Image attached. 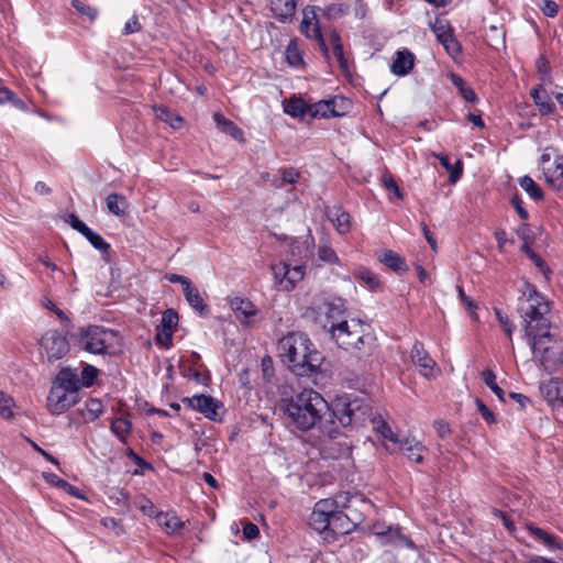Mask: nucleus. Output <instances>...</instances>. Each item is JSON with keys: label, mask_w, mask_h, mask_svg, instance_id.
Instances as JSON below:
<instances>
[{"label": "nucleus", "mask_w": 563, "mask_h": 563, "mask_svg": "<svg viewBox=\"0 0 563 563\" xmlns=\"http://www.w3.org/2000/svg\"><path fill=\"white\" fill-rule=\"evenodd\" d=\"M280 407L288 423L298 430L308 431L318 423L323 434L321 452L331 459H340L350 453L346 443L334 442L341 435L340 426H356L369 413V407L364 398L344 395L336 397L329 405L321 394L313 389H303L289 399H282Z\"/></svg>", "instance_id": "nucleus-1"}, {"label": "nucleus", "mask_w": 563, "mask_h": 563, "mask_svg": "<svg viewBox=\"0 0 563 563\" xmlns=\"http://www.w3.org/2000/svg\"><path fill=\"white\" fill-rule=\"evenodd\" d=\"M279 356L289 371L299 377H312L321 371L324 356L301 332H292L278 342Z\"/></svg>", "instance_id": "nucleus-2"}, {"label": "nucleus", "mask_w": 563, "mask_h": 563, "mask_svg": "<svg viewBox=\"0 0 563 563\" xmlns=\"http://www.w3.org/2000/svg\"><path fill=\"white\" fill-rule=\"evenodd\" d=\"M550 311L551 302L537 290L534 285L526 282L522 295L518 299V312L522 319L526 339L551 330Z\"/></svg>", "instance_id": "nucleus-3"}, {"label": "nucleus", "mask_w": 563, "mask_h": 563, "mask_svg": "<svg viewBox=\"0 0 563 563\" xmlns=\"http://www.w3.org/2000/svg\"><path fill=\"white\" fill-rule=\"evenodd\" d=\"M532 360L547 373L552 374L563 367V349L558 346L551 332H544L527 339Z\"/></svg>", "instance_id": "nucleus-4"}, {"label": "nucleus", "mask_w": 563, "mask_h": 563, "mask_svg": "<svg viewBox=\"0 0 563 563\" xmlns=\"http://www.w3.org/2000/svg\"><path fill=\"white\" fill-rule=\"evenodd\" d=\"M329 332L336 344L344 350L364 351L366 354L371 347V336L363 333L361 322L349 324L345 320L332 323Z\"/></svg>", "instance_id": "nucleus-5"}, {"label": "nucleus", "mask_w": 563, "mask_h": 563, "mask_svg": "<svg viewBox=\"0 0 563 563\" xmlns=\"http://www.w3.org/2000/svg\"><path fill=\"white\" fill-rule=\"evenodd\" d=\"M333 503L334 508L342 509L355 528L364 521L365 511L371 508V504L362 495H351L347 492L336 494Z\"/></svg>", "instance_id": "nucleus-6"}, {"label": "nucleus", "mask_w": 563, "mask_h": 563, "mask_svg": "<svg viewBox=\"0 0 563 563\" xmlns=\"http://www.w3.org/2000/svg\"><path fill=\"white\" fill-rule=\"evenodd\" d=\"M114 333L98 325L81 329L78 343L81 349L92 354H104Z\"/></svg>", "instance_id": "nucleus-7"}, {"label": "nucleus", "mask_w": 563, "mask_h": 563, "mask_svg": "<svg viewBox=\"0 0 563 563\" xmlns=\"http://www.w3.org/2000/svg\"><path fill=\"white\" fill-rule=\"evenodd\" d=\"M345 310L344 301L340 298H335L333 300L322 301L308 311L314 314L316 321L320 322L324 329H330L332 323L345 321Z\"/></svg>", "instance_id": "nucleus-8"}, {"label": "nucleus", "mask_w": 563, "mask_h": 563, "mask_svg": "<svg viewBox=\"0 0 563 563\" xmlns=\"http://www.w3.org/2000/svg\"><path fill=\"white\" fill-rule=\"evenodd\" d=\"M333 498L319 500L310 515V527L323 536V540L330 542L332 533L330 532L331 514L334 511Z\"/></svg>", "instance_id": "nucleus-9"}, {"label": "nucleus", "mask_w": 563, "mask_h": 563, "mask_svg": "<svg viewBox=\"0 0 563 563\" xmlns=\"http://www.w3.org/2000/svg\"><path fill=\"white\" fill-rule=\"evenodd\" d=\"M40 345L48 362L60 360L69 352V342L66 335L56 330L47 331L42 336Z\"/></svg>", "instance_id": "nucleus-10"}, {"label": "nucleus", "mask_w": 563, "mask_h": 563, "mask_svg": "<svg viewBox=\"0 0 563 563\" xmlns=\"http://www.w3.org/2000/svg\"><path fill=\"white\" fill-rule=\"evenodd\" d=\"M79 401V394L52 385L47 397V409L52 415H62Z\"/></svg>", "instance_id": "nucleus-11"}, {"label": "nucleus", "mask_w": 563, "mask_h": 563, "mask_svg": "<svg viewBox=\"0 0 563 563\" xmlns=\"http://www.w3.org/2000/svg\"><path fill=\"white\" fill-rule=\"evenodd\" d=\"M431 30L448 54L455 56L461 52V45L453 34L450 22L445 18L437 16L434 22L431 24Z\"/></svg>", "instance_id": "nucleus-12"}, {"label": "nucleus", "mask_w": 563, "mask_h": 563, "mask_svg": "<svg viewBox=\"0 0 563 563\" xmlns=\"http://www.w3.org/2000/svg\"><path fill=\"white\" fill-rule=\"evenodd\" d=\"M183 404L201 412L206 418L216 421L218 417L219 402L211 396L196 395L191 398H184Z\"/></svg>", "instance_id": "nucleus-13"}, {"label": "nucleus", "mask_w": 563, "mask_h": 563, "mask_svg": "<svg viewBox=\"0 0 563 563\" xmlns=\"http://www.w3.org/2000/svg\"><path fill=\"white\" fill-rule=\"evenodd\" d=\"M410 357H411L412 362L417 366L420 367V373L424 377L432 376L437 363L426 351V349L421 342H418V341L415 342V344L411 349V352H410Z\"/></svg>", "instance_id": "nucleus-14"}, {"label": "nucleus", "mask_w": 563, "mask_h": 563, "mask_svg": "<svg viewBox=\"0 0 563 563\" xmlns=\"http://www.w3.org/2000/svg\"><path fill=\"white\" fill-rule=\"evenodd\" d=\"M541 394L553 408L563 405V379L551 378L540 386Z\"/></svg>", "instance_id": "nucleus-15"}, {"label": "nucleus", "mask_w": 563, "mask_h": 563, "mask_svg": "<svg viewBox=\"0 0 563 563\" xmlns=\"http://www.w3.org/2000/svg\"><path fill=\"white\" fill-rule=\"evenodd\" d=\"M303 20L301 22V31L309 37L314 38L318 41V44L324 54L325 57H329V48L327 46L325 40L323 38V35L321 33V29L318 21H313L314 16L312 19H309L307 11H303Z\"/></svg>", "instance_id": "nucleus-16"}, {"label": "nucleus", "mask_w": 563, "mask_h": 563, "mask_svg": "<svg viewBox=\"0 0 563 563\" xmlns=\"http://www.w3.org/2000/svg\"><path fill=\"white\" fill-rule=\"evenodd\" d=\"M347 519L349 517H346L342 509H334L331 514L330 532L332 533V538H330V542L334 541L336 536L347 534L355 529L353 523Z\"/></svg>", "instance_id": "nucleus-17"}, {"label": "nucleus", "mask_w": 563, "mask_h": 563, "mask_svg": "<svg viewBox=\"0 0 563 563\" xmlns=\"http://www.w3.org/2000/svg\"><path fill=\"white\" fill-rule=\"evenodd\" d=\"M530 96L542 115H549L555 111V104L542 84L534 87Z\"/></svg>", "instance_id": "nucleus-18"}, {"label": "nucleus", "mask_w": 563, "mask_h": 563, "mask_svg": "<svg viewBox=\"0 0 563 563\" xmlns=\"http://www.w3.org/2000/svg\"><path fill=\"white\" fill-rule=\"evenodd\" d=\"M53 385L60 386L63 389L78 394L81 386L76 369H71L69 367H64L58 372L56 378L53 382Z\"/></svg>", "instance_id": "nucleus-19"}, {"label": "nucleus", "mask_w": 563, "mask_h": 563, "mask_svg": "<svg viewBox=\"0 0 563 563\" xmlns=\"http://www.w3.org/2000/svg\"><path fill=\"white\" fill-rule=\"evenodd\" d=\"M415 65V55L408 51H398L394 59L390 70L397 76H405L410 73Z\"/></svg>", "instance_id": "nucleus-20"}, {"label": "nucleus", "mask_w": 563, "mask_h": 563, "mask_svg": "<svg viewBox=\"0 0 563 563\" xmlns=\"http://www.w3.org/2000/svg\"><path fill=\"white\" fill-rule=\"evenodd\" d=\"M297 2L295 0H271V10L280 22H287L296 13Z\"/></svg>", "instance_id": "nucleus-21"}, {"label": "nucleus", "mask_w": 563, "mask_h": 563, "mask_svg": "<svg viewBox=\"0 0 563 563\" xmlns=\"http://www.w3.org/2000/svg\"><path fill=\"white\" fill-rule=\"evenodd\" d=\"M366 401L367 405L368 401L366 399H364ZM369 407V413L366 416V419L363 421V422H358L357 424H363L367 419H369L373 423V428L374 430L385 440H389L391 441L393 443H396V444H400V442L402 440H400L398 438V435L396 433L393 432L391 428L389 427V424L383 420L382 418H377V417H372L373 413H372V407Z\"/></svg>", "instance_id": "nucleus-22"}, {"label": "nucleus", "mask_w": 563, "mask_h": 563, "mask_svg": "<svg viewBox=\"0 0 563 563\" xmlns=\"http://www.w3.org/2000/svg\"><path fill=\"white\" fill-rule=\"evenodd\" d=\"M329 220L333 223L340 234H346L351 230V217L340 206L327 212Z\"/></svg>", "instance_id": "nucleus-23"}, {"label": "nucleus", "mask_w": 563, "mask_h": 563, "mask_svg": "<svg viewBox=\"0 0 563 563\" xmlns=\"http://www.w3.org/2000/svg\"><path fill=\"white\" fill-rule=\"evenodd\" d=\"M183 292H184L185 298H186L187 302L189 303V306L192 309H195L196 311H198L200 314H205V313H207L209 311L208 305L205 302V300L201 297L198 288L195 287L192 285V283L187 285L183 289Z\"/></svg>", "instance_id": "nucleus-24"}, {"label": "nucleus", "mask_w": 563, "mask_h": 563, "mask_svg": "<svg viewBox=\"0 0 563 563\" xmlns=\"http://www.w3.org/2000/svg\"><path fill=\"white\" fill-rule=\"evenodd\" d=\"M400 448L406 452L407 457L415 462L421 463L423 461V452L427 451L426 446L415 439L405 438L400 442Z\"/></svg>", "instance_id": "nucleus-25"}, {"label": "nucleus", "mask_w": 563, "mask_h": 563, "mask_svg": "<svg viewBox=\"0 0 563 563\" xmlns=\"http://www.w3.org/2000/svg\"><path fill=\"white\" fill-rule=\"evenodd\" d=\"M547 183L556 190H563V156H558L553 168L544 170Z\"/></svg>", "instance_id": "nucleus-26"}, {"label": "nucleus", "mask_w": 563, "mask_h": 563, "mask_svg": "<svg viewBox=\"0 0 563 563\" xmlns=\"http://www.w3.org/2000/svg\"><path fill=\"white\" fill-rule=\"evenodd\" d=\"M156 520L168 534H177L185 527V523L175 514L159 512L156 515Z\"/></svg>", "instance_id": "nucleus-27"}, {"label": "nucleus", "mask_w": 563, "mask_h": 563, "mask_svg": "<svg viewBox=\"0 0 563 563\" xmlns=\"http://www.w3.org/2000/svg\"><path fill=\"white\" fill-rule=\"evenodd\" d=\"M231 308L241 321L247 320L257 313V309L249 299L234 298L231 301Z\"/></svg>", "instance_id": "nucleus-28"}, {"label": "nucleus", "mask_w": 563, "mask_h": 563, "mask_svg": "<svg viewBox=\"0 0 563 563\" xmlns=\"http://www.w3.org/2000/svg\"><path fill=\"white\" fill-rule=\"evenodd\" d=\"M343 113L336 109V99L321 100L312 106V117H340Z\"/></svg>", "instance_id": "nucleus-29"}, {"label": "nucleus", "mask_w": 563, "mask_h": 563, "mask_svg": "<svg viewBox=\"0 0 563 563\" xmlns=\"http://www.w3.org/2000/svg\"><path fill=\"white\" fill-rule=\"evenodd\" d=\"M213 119L218 128L225 134L230 135L234 140L243 142V131L231 120L224 118L221 113H214Z\"/></svg>", "instance_id": "nucleus-30"}, {"label": "nucleus", "mask_w": 563, "mask_h": 563, "mask_svg": "<svg viewBox=\"0 0 563 563\" xmlns=\"http://www.w3.org/2000/svg\"><path fill=\"white\" fill-rule=\"evenodd\" d=\"M45 481L60 489H63L64 492H66L67 494H69L70 496H74V497H77V498H84V495L81 494V492L70 485L68 482H66L65 479L58 477L56 474L54 473H44L43 474Z\"/></svg>", "instance_id": "nucleus-31"}, {"label": "nucleus", "mask_w": 563, "mask_h": 563, "mask_svg": "<svg viewBox=\"0 0 563 563\" xmlns=\"http://www.w3.org/2000/svg\"><path fill=\"white\" fill-rule=\"evenodd\" d=\"M380 262L397 273H404L408 271L405 260L399 254L390 250L384 252L383 256L380 257Z\"/></svg>", "instance_id": "nucleus-32"}, {"label": "nucleus", "mask_w": 563, "mask_h": 563, "mask_svg": "<svg viewBox=\"0 0 563 563\" xmlns=\"http://www.w3.org/2000/svg\"><path fill=\"white\" fill-rule=\"evenodd\" d=\"M329 42L332 46L333 54L340 65V68L346 73L349 70V63L344 57L343 45L341 43L340 35L336 32H331L329 35Z\"/></svg>", "instance_id": "nucleus-33"}, {"label": "nucleus", "mask_w": 563, "mask_h": 563, "mask_svg": "<svg viewBox=\"0 0 563 563\" xmlns=\"http://www.w3.org/2000/svg\"><path fill=\"white\" fill-rule=\"evenodd\" d=\"M107 209L114 216L121 217L125 213L128 202L124 196L112 192L106 199Z\"/></svg>", "instance_id": "nucleus-34"}, {"label": "nucleus", "mask_w": 563, "mask_h": 563, "mask_svg": "<svg viewBox=\"0 0 563 563\" xmlns=\"http://www.w3.org/2000/svg\"><path fill=\"white\" fill-rule=\"evenodd\" d=\"M285 112L294 118L303 117L308 112H312V107L308 106L302 99H291L284 108Z\"/></svg>", "instance_id": "nucleus-35"}, {"label": "nucleus", "mask_w": 563, "mask_h": 563, "mask_svg": "<svg viewBox=\"0 0 563 563\" xmlns=\"http://www.w3.org/2000/svg\"><path fill=\"white\" fill-rule=\"evenodd\" d=\"M520 250L534 263V265L541 271L544 277L549 279L551 275L550 267L547 265L543 258L529 246V242H525Z\"/></svg>", "instance_id": "nucleus-36"}, {"label": "nucleus", "mask_w": 563, "mask_h": 563, "mask_svg": "<svg viewBox=\"0 0 563 563\" xmlns=\"http://www.w3.org/2000/svg\"><path fill=\"white\" fill-rule=\"evenodd\" d=\"M438 158L440 161V164L450 173V181L452 184L456 183L462 176V162L456 161V163L452 165L449 156L446 155H439Z\"/></svg>", "instance_id": "nucleus-37"}, {"label": "nucleus", "mask_w": 563, "mask_h": 563, "mask_svg": "<svg viewBox=\"0 0 563 563\" xmlns=\"http://www.w3.org/2000/svg\"><path fill=\"white\" fill-rule=\"evenodd\" d=\"M519 185L532 199H543L542 189L530 176L521 177L519 180Z\"/></svg>", "instance_id": "nucleus-38"}, {"label": "nucleus", "mask_w": 563, "mask_h": 563, "mask_svg": "<svg viewBox=\"0 0 563 563\" xmlns=\"http://www.w3.org/2000/svg\"><path fill=\"white\" fill-rule=\"evenodd\" d=\"M354 276L362 280L371 290H377L380 287L378 276L367 268H360L355 272Z\"/></svg>", "instance_id": "nucleus-39"}, {"label": "nucleus", "mask_w": 563, "mask_h": 563, "mask_svg": "<svg viewBox=\"0 0 563 563\" xmlns=\"http://www.w3.org/2000/svg\"><path fill=\"white\" fill-rule=\"evenodd\" d=\"M156 117L168 123L172 128L178 129L180 128L183 123V119L179 115L174 114L168 108L166 107H156L154 108Z\"/></svg>", "instance_id": "nucleus-40"}, {"label": "nucleus", "mask_w": 563, "mask_h": 563, "mask_svg": "<svg viewBox=\"0 0 563 563\" xmlns=\"http://www.w3.org/2000/svg\"><path fill=\"white\" fill-rule=\"evenodd\" d=\"M275 284L286 291V282L288 280L289 265L284 262L272 265Z\"/></svg>", "instance_id": "nucleus-41"}, {"label": "nucleus", "mask_w": 563, "mask_h": 563, "mask_svg": "<svg viewBox=\"0 0 563 563\" xmlns=\"http://www.w3.org/2000/svg\"><path fill=\"white\" fill-rule=\"evenodd\" d=\"M103 407L100 400L89 399L85 404V409L81 411L84 418L88 421H93L102 413Z\"/></svg>", "instance_id": "nucleus-42"}, {"label": "nucleus", "mask_w": 563, "mask_h": 563, "mask_svg": "<svg viewBox=\"0 0 563 563\" xmlns=\"http://www.w3.org/2000/svg\"><path fill=\"white\" fill-rule=\"evenodd\" d=\"M286 60L292 67H300L303 65L302 53L295 42H290L286 47Z\"/></svg>", "instance_id": "nucleus-43"}, {"label": "nucleus", "mask_w": 563, "mask_h": 563, "mask_svg": "<svg viewBox=\"0 0 563 563\" xmlns=\"http://www.w3.org/2000/svg\"><path fill=\"white\" fill-rule=\"evenodd\" d=\"M482 379L492 389V391L498 397L500 401H505V391L497 385L495 373L486 368L482 372Z\"/></svg>", "instance_id": "nucleus-44"}, {"label": "nucleus", "mask_w": 563, "mask_h": 563, "mask_svg": "<svg viewBox=\"0 0 563 563\" xmlns=\"http://www.w3.org/2000/svg\"><path fill=\"white\" fill-rule=\"evenodd\" d=\"M14 405H15L14 399L10 395L0 390V416L3 419H12L13 418Z\"/></svg>", "instance_id": "nucleus-45"}, {"label": "nucleus", "mask_w": 563, "mask_h": 563, "mask_svg": "<svg viewBox=\"0 0 563 563\" xmlns=\"http://www.w3.org/2000/svg\"><path fill=\"white\" fill-rule=\"evenodd\" d=\"M452 82L454 84L455 87L459 88L461 95L463 96V98L468 101V102H475L477 100V97H476V93L474 92V90L470 87H467L464 82V80L457 76V75H452Z\"/></svg>", "instance_id": "nucleus-46"}, {"label": "nucleus", "mask_w": 563, "mask_h": 563, "mask_svg": "<svg viewBox=\"0 0 563 563\" xmlns=\"http://www.w3.org/2000/svg\"><path fill=\"white\" fill-rule=\"evenodd\" d=\"M5 102H10L19 109L25 108L24 101L16 98L13 91L5 87H0V104H3Z\"/></svg>", "instance_id": "nucleus-47"}, {"label": "nucleus", "mask_w": 563, "mask_h": 563, "mask_svg": "<svg viewBox=\"0 0 563 563\" xmlns=\"http://www.w3.org/2000/svg\"><path fill=\"white\" fill-rule=\"evenodd\" d=\"M84 236L91 243V245L102 252H107L110 249V244L107 243L103 238L95 233L91 229L84 232Z\"/></svg>", "instance_id": "nucleus-48"}, {"label": "nucleus", "mask_w": 563, "mask_h": 563, "mask_svg": "<svg viewBox=\"0 0 563 563\" xmlns=\"http://www.w3.org/2000/svg\"><path fill=\"white\" fill-rule=\"evenodd\" d=\"M131 430V423L129 420L118 418L111 423V431L118 435L121 440H124L125 435Z\"/></svg>", "instance_id": "nucleus-49"}, {"label": "nucleus", "mask_w": 563, "mask_h": 563, "mask_svg": "<svg viewBox=\"0 0 563 563\" xmlns=\"http://www.w3.org/2000/svg\"><path fill=\"white\" fill-rule=\"evenodd\" d=\"M178 313L174 309H167L163 312L159 327L167 331H173V329L178 324Z\"/></svg>", "instance_id": "nucleus-50"}, {"label": "nucleus", "mask_w": 563, "mask_h": 563, "mask_svg": "<svg viewBox=\"0 0 563 563\" xmlns=\"http://www.w3.org/2000/svg\"><path fill=\"white\" fill-rule=\"evenodd\" d=\"M305 272L302 266H289L288 280L286 282V291L295 288L296 284L303 278Z\"/></svg>", "instance_id": "nucleus-51"}, {"label": "nucleus", "mask_w": 563, "mask_h": 563, "mask_svg": "<svg viewBox=\"0 0 563 563\" xmlns=\"http://www.w3.org/2000/svg\"><path fill=\"white\" fill-rule=\"evenodd\" d=\"M71 5L78 13L86 15L90 21H93L97 18L98 11L80 0H73Z\"/></svg>", "instance_id": "nucleus-52"}, {"label": "nucleus", "mask_w": 563, "mask_h": 563, "mask_svg": "<svg viewBox=\"0 0 563 563\" xmlns=\"http://www.w3.org/2000/svg\"><path fill=\"white\" fill-rule=\"evenodd\" d=\"M530 532L537 537L539 540H541L544 544H547L550 548H556L555 538L548 532H545L543 529L538 527H529Z\"/></svg>", "instance_id": "nucleus-53"}, {"label": "nucleus", "mask_w": 563, "mask_h": 563, "mask_svg": "<svg viewBox=\"0 0 563 563\" xmlns=\"http://www.w3.org/2000/svg\"><path fill=\"white\" fill-rule=\"evenodd\" d=\"M98 374V369L92 365H86L81 372L80 385L90 387Z\"/></svg>", "instance_id": "nucleus-54"}, {"label": "nucleus", "mask_w": 563, "mask_h": 563, "mask_svg": "<svg viewBox=\"0 0 563 563\" xmlns=\"http://www.w3.org/2000/svg\"><path fill=\"white\" fill-rule=\"evenodd\" d=\"M323 13L329 20H335L346 13V8L343 4L333 3L327 7Z\"/></svg>", "instance_id": "nucleus-55"}, {"label": "nucleus", "mask_w": 563, "mask_h": 563, "mask_svg": "<svg viewBox=\"0 0 563 563\" xmlns=\"http://www.w3.org/2000/svg\"><path fill=\"white\" fill-rule=\"evenodd\" d=\"M300 173L294 168L288 167L282 170V185H292L298 181Z\"/></svg>", "instance_id": "nucleus-56"}, {"label": "nucleus", "mask_w": 563, "mask_h": 563, "mask_svg": "<svg viewBox=\"0 0 563 563\" xmlns=\"http://www.w3.org/2000/svg\"><path fill=\"white\" fill-rule=\"evenodd\" d=\"M489 32V37L495 44L505 45V31L503 25H490Z\"/></svg>", "instance_id": "nucleus-57"}, {"label": "nucleus", "mask_w": 563, "mask_h": 563, "mask_svg": "<svg viewBox=\"0 0 563 563\" xmlns=\"http://www.w3.org/2000/svg\"><path fill=\"white\" fill-rule=\"evenodd\" d=\"M173 331H167L166 329L157 325L156 329V342L164 346H169L172 343Z\"/></svg>", "instance_id": "nucleus-58"}, {"label": "nucleus", "mask_w": 563, "mask_h": 563, "mask_svg": "<svg viewBox=\"0 0 563 563\" xmlns=\"http://www.w3.org/2000/svg\"><path fill=\"white\" fill-rule=\"evenodd\" d=\"M476 407L478 411L481 412L482 417L488 422L489 424L496 422L495 415L489 410V408L482 401V399L477 398L475 400Z\"/></svg>", "instance_id": "nucleus-59"}, {"label": "nucleus", "mask_w": 563, "mask_h": 563, "mask_svg": "<svg viewBox=\"0 0 563 563\" xmlns=\"http://www.w3.org/2000/svg\"><path fill=\"white\" fill-rule=\"evenodd\" d=\"M318 256L321 261L327 263H334L338 261L334 250L330 246H321L319 249Z\"/></svg>", "instance_id": "nucleus-60"}, {"label": "nucleus", "mask_w": 563, "mask_h": 563, "mask_svg": "<svg viewBox=\"0 0 563 563\" xmlns=\"http://www.w3.org/2000/svg\"><path fill=\"white\" fill-rule=\"evenodd\" d=\"M43 306L54 312L62 322L70 323L69 318L49 299L43 300Z\"/></svg>", "instance_id": "nucleus-61"}, {"label": "nucleus", "mask_w": 563, "mask_h": 563, "mask_svg": "<svg viewBox=\"0 0 563 563\" xmlns=\"http://www.w3.org/2000/svg\"><path fill=\"white\" fill-rule=\"evenodd\" d=\"M383 183L388 190H391L396 195L397 198L402 199V192L399 189L393 176L384 175Z\"/></svg>", "instance_id": "nucleus-62"}, {"label": "nucleus", "mask_w": 563, "mask_h": 563, "mask_svg": "<svg viewBox=\"0 0 563 563\" xmlns=\"http://www.w3.org/2000/svg\"><path fill=\"white\" fill-rule=\"evenodd\" d=\"M141 23L136 15H133L124 25L123 34L129 35L141 31Z\"/></svg>", "instance_id": "nucleus-63"}, {"label": "nucleus", "mask_w": 563, "mask_h": 563, "mask_svg": "<svg viewBox=\"0 0 563 563\" xmlns=\"http://www.w3.org/2000/svg\"><path fill=\"white\" fill-rule=\"evenodd\" d=\"M541 10L545 16L554 18L559 12L558 4L552 0H543Z\"/></svg>", "instance_id": "nucleus-64"}]
</instances>
